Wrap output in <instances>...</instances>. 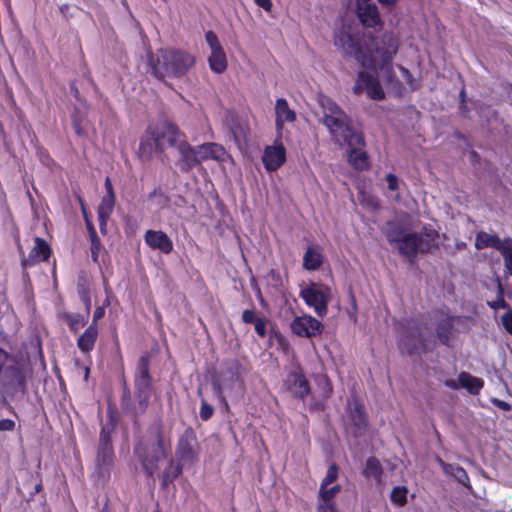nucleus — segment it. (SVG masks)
I'll use <instances>...</instances> for the list:
<instances>
[{
  "label": "nucleus",
  "instance_id": "nucleus-1",
  "mask_svg": "<svg viewBox=\"0 0 512 512\" xmlns=\"http://www.w3.org/2000/svg\"><path fill=\"white\" fill-rule=\"evenodd\" d=\"M385 236L390 244H396L401 256L413 262L419 253L428 254L439 248V233L430 226H423L420 233L407 232L394 221L386 223Z\"/></svg>",
  "mask_w": 512,
  "mask_h": 512
},
{
  "label": "nucleus",
  "instance_id": "nucleus-2",
  "mask_svg": "<svg viewBox=\"0 0 512 512\" xmlns=\"http://www.w3.org/2000/svg\"><path fill=\"white\" fill-rule=\"evenodd\" d=\"M334 45L350 56H353L364 68L376 71L377 69L385 70L388 75L393 74L392 60L397 53V45L393 39L389 38V45L386 48L377 47L376 50L381 55V63L373 58L372 55L366 53L360 43L357 35L352 34L345 27L334 32Z\"/></svg>",
  "mask_w": 512,
  "mask_h": 512
},
{
  "label": "nucleus",
  "instance_id": "nucleus-3",
  "mask_svg": "<svg viewBox=\"0 0 512 512\" xmlns=\"http://www.w3.org/2000/svg\"><path fill=\"white\" fill-rule=\"evenodd\" d=\"M323 124L329 130L335 142L346 145L363 143V134L350 125V119L343 109L331 98L321 100Z\"/></svg>",
  "mask_w": 512,
  "mask_h": 512
},
{
  "label": "nucleus",
  "instance_id": "nucleus-4",
  "mask_svg": "<svg viewBox=\"0 0 512 512\" xmlns=\"http://www.w3.org/2000/svg\"><path fill=\"white\" fill-rule=\"evenodd\" d=\"M148 63L156 78H178L189 71L195 63V58L183 50L161 49L156 55L148 54Z\"/></svg>",
  "mask_w": 512,
  "mask_h": 512
},
{
  "label": "nucleus",
  "instance_id": "nucleus-5",
  "mask_svg": "<svg viewBox=\"0 0 512 512\" xmlns=\"http://www.w3.org/2000/svg\"><path fill=\"white\" fill-rule=\"evenodd\" d=\"M151 358L152 355L149 352H145L139 358L134 373L135 396L142 411L148 407L154 392L153 379L150 375Z\"/></svg>",
  "mask_w": 512,
  "mask_h": 512
},
{
  "label": "nucleus",
  "instance_id": "nucleus-6",
  "mask_svg": "<svg viewBox=\"0 0 512 512\" xmlns=\"http://www.w3.org/2000/svg\"><path fill=\"white\" fill-rule=\"evenodd\" d=\"M200 446L196 437V433L191 426H188L180 435L176 456L182 464L192 465L198 461Z\"/></svg>",
  "mask_w": 512,
  "mask_h": 512
},
{
  "label": "nucleus",
  "instance_id": "nucleus-7",
  "mask_svg": "<svg viewBox=\"0 0 512 512\" xmlns=\"http://www.w3.org/2000/svg\"><path fill=\"white\" fill-rule=\"evenodd\" d=\"M152 138L156 149L161 152L164 151L166 145L177 147L180 142L186 141L185 135L171 122L162 123L157 131L152 134Z\"/></svg>",
  "mask_w": 512,
  "mask_h": 512
},
{
  "label": "nucleus",
  "instance_id": "nucleus-8",
  "mask_svg": "<svg viewBox=\"0 0 512 512\" xmlns=\"http://www.w3.org/2000/svg\"><path fill=\"white\" fill-rule=\"evenodd\" d=\"M300 296L309 307L314 309L319 317H323L327 314V305L330 296L329 287L326 286L323 289H318L313 286L307 287L301 290Z\"/></svg>",
  "mask_w": 512,
  "mask_h": 512
},
{
  "label": "nucleus",
  "instance_id": "nucleus-9",
  "mask_svg": "<svg viewBox=\"0 0 512 512\" xmlns=\"http://www.w3.org/2000/svg\"><path fill=\"white\" fill-rule=\"evenodd\" d=\"M363 90H366L368 97L372 100L380 101L385 98V92L380 85L377 76L366 71H359L353 87V92L355 94H360Z\"/></svg>",
  "mask_w": 512,
  "mask_h": 512
},
{
  "label": "nucleus",
  "instance_id": "nucleus-10",
  "mask_svg": "<svg viewBox=\"0 0 512 512\" xmlns=\"http://www.w3.org/2000/svg\"><path fill=\"white\" fill-rule=\"evenodd\" d=\"M356 16L366 28L382 27L383 21L377 5L372 0H356Z\"/></svg>",
  "mask_w": 512,
  "mask_h": 512
},
{
  "label": "nucleus",
  "instance_id": "nucleus-11",
  "mask_svg": "<svg viewBox=\"0 0 512 512\" xmlns=\"http://www.w3.org/2000/svg\"><path fill=\"white\" fill-rule=\"evenodd\" d=\"M290 328L292 333L299 337L312 338L322 334L324 325L311 315H303L296 316Z\"/></svg>",
  "mask_w": 512,
  "mask_h": 512
},
{
  "label": "nucleus",
  "instance_id": "nucleus-12",
  "mask_svg": "<svg viewBox=\"0 0 512 512\" xmlns=\"http://www.w3.org/2000/svg\"><path fill=\"white\" fill-rule=\"evenodd\" d=\"M110 424L102 428L100 434V446L97 451L96 464L100 471L105 470L113 460V449L110 444L109 434L114 429L113 415L110 414Z\"/></svg>",
  "mask_w": 512,
  "mask_h": 512
},
{
  "label": "nucleus",
  "instance_id": "nucleus-13",
  "mask_svg": "<svg viewBox=\"0 0 512 512\" xmlns=\"http://www.w3.org/2000/svg\"><path fill=\"white\" fill-rule=\"evenodd\" d=\"M179 157L176 166L182 173H189L194 167L201 164L197 147L191 146L187 141H182L177 146Z\"/></svg>",
  "mask_w": 512,
  "mask_h": 512
},
{
  "label": "nucleus",
  "instance_id": "nucleus-14",
  "mask_svg": "<svg viewBox=\"0 0 512 512\" xmlns=\"http://www.w3.org/2000/svg\"><path fill=\"white\" fill-rule=\"evenodd\" d=\"M458 316L450 315L442 312V316L438 318L435 326L436 336L439 342L447 347H452V341L455 336V321Z\"/></svg>",
  "mask_w": 512,
  "mask_h": 512
},
{
  "label": "nucleus",
  "instance_id": "nucleus-15",
  "mask_svg": "<svg viewBox=\"0 0 512 512\" xmlns=\"http://www.w3.org/2000/svg\"><path fill=\"white\" fill-rule=\"evenodd\" d=\"M287 389L298 399L304 401L311 392L310 383L301 368L289 372L286 380Z\"/></svg>",
  "mask_w": 512,
  "mask_h": 512
},
{
  "label": "nucleus",
  "instance_id": "nucleus-16",
  "mask_svg": "<svg viewBox=\"0 0 512 512\" xmlns=\"http://www.w3.org/2000/svg\"><path fill=\"white\" fill-rule=\"evenodd\" d=\"M264 168L274 172L286 162V149L282 143L266 146L262 155Z\"/></svg>",
  "mask_w": 512,
  "mask_h": 512
},
{
  "label": "nucleus",
  "instance_id": "nucleus-17",
  "mask_svg": "<svg viewBox=\"0 0 512 512\" xmlns=\"http://www.w3.org/2000/svg\"><path fill=\"white\" fill-rule=\"evenodd\" d=\"M341 491V485L335 484L331 487L329 485H320L318 491L317 512H338L335 496Z\"/></svg>",
  "mask_w": 512,
  "mask_h": 512
},
{
  "label": "nucleus",
  "instance_id": "nucleus-18",
  "mask_svg": "<svg viewBox=\"0 0 512 512\" xmlns=\"http://www.w3.org/2000/svg\"><path fill=\"white\" fill-rule=\"evenodd\" d=\"M443 384L453 390H458L460 387H463L471 394H478L484 383L482 379L463 371L458 375V381L454 379H447Z\"/></svg>",
  "mask_w": 512,
  "mask_h": 512
},
{
  "label": "nucleus",
  "instance_id": "nucleus-19",
  "mask_svg": "<svg viewBox=\"0 0 512 512\" xmlns=\"http://www.w3.org/2000/svg\"><path fill=\"white\" fill-rule=\"evenodd\" d=\"M144 241L151 249L159 250L164 254H169L173 250L172 240L161 230H147L144 234Z\"/></svg>",
  "mask_w": 512,
  "mask_h": 512
},
{
  "label": "nucleus",
  "instance_id": "nucleus-20",
  "mask_svg": "<svg viewBox=\"0 0 512 512\" xmlns=\"http://www.w3.org/2000/svg\"><path fill=\"white\" fill-rule=\"evenodd\" d=\"M349 418L352 422L353 435L355 437L364 435L368 428V417L362 403L358 401L354 403V407L349 412Z\"/></svg>",
  "mask_w": 512,
  "mask_h": 512
},
{
  "label": "nucleus",
  "instance_id": "nucleus-21",
  "mask_svg": "<svg viewBox=\"0 0 512 512\" xmlns=\"http://www.w3.org/2000/svg\"><path fill=\"white\" fill-rule=\"evenodd\" d=\"M348 150V163L357 171L368 170L370 167L369 156L362 148L365 146L363 143L355 145H347Z\"/></svg>",
  "mask_w": 512,
  "mask_h": 512
},
{
  "label": "nucleus",
  "instance_id": "nucleus-22",
  "mask_svg": "<svg viewBox=\"0 0 512 512\" xmlns=\"http://www.w3.org/2000/svg\"><path fill=\"white\" fill-rule=\"evenodd\" d=\"M51 249L48 243L40 237L35 238V246L32 248L29 256L23 257L21 264L23 267L35 264L39 261H45L50 257Z\"/></svg>",
  "mask_w": 512,
  "mask_h": 512
},
{
  "label": "nucleus",
  "instance_id": "nucleus-23",
  "mask_svg": "<svg viewBox=\"0 0 512 512\" xmlns=\"http://www.w3.org/2000/svg\"><path fill=\"white\" fill-rule=\"evenodd\" d=\"M3 381L4 385L13 392H23L25 389V376L17 367H8L5 370Z\"/></svg>",
  "mask_w": 512,
  "mask_h": 512
},
{
  "label": "nucleus",
  "instance_id": "nucleus-24",
  "mask_svg": "<svg viewBox=\"0 0 512 512\" xmlns=\"http://www.w3.org/2000/svg\"><path fill=\"white\" fill-rule=\"evenodd\" d=\"M276 127L282 129L284 122H294L296 113L290 109L288 102L284 98H278L275 103Z\"/></svg>",
  "mask_w": 512,
  "mask_h": 512
},
{
  "label": "nucleus",
  "instance_id": "nucleus-25",
  "mask_svg": "<svg viewBox=\"0 0 512 512\" xmlns=\"http://www.w3.org/2000/svg\"><path fill=\"white\" fill-rule=\"evenodd\" d=\"M323 264L322 249L318 245L307 247L303 256V268L308 271L318 270Z\"/></svg>",
  "mask_w": 512,
  "mask_h": 512
},
{
  "label": "nucleus",
  "instance_id": "nucleus-26",
  "mask_svg": "<svg viewBox=\"0 0 512 512\" xmlns=\"http://www.w3.org/2000/svg\"><path fill=\"white\" fill-rule=\"evenodd\" d=\"M437 462L439 466L442 468V471L457 480L460 484L464 486H469V476L466 470L458 464H450L445 462L443 459L438 458Z\"/></svg>",
  "mask_w": 512,
  "mask_h": 512
},
{
  "label": "nucleus",
  "instance_id": "nucleus-27",
  "mask_svg": "<svg viewBox=\"0 0 512 512\" xmlns=\"http://www.w3.org/2000/svg\"><path fill=\"white\" fill-rule=\"evenodd\" d=\"M242 321L245 324H254L256 334L264 338L267 334V319L259 317L254 309H246L242 312Z\"/></svg>",
  "mask_w": 512,
  "mask_h": 512
},
{
  "label": "nucleus",
  "instance_id": "nucleus-28",
  "mask_svg": "<svg viewBox=\"0 0 512 512\" xmlns=\"http://www.w3.org/2000/svg\"><path fill=\"white\" fill-rule=\"evenodd\" d=\"M197 150L201 162L209 159L221 160L225 154L224 147L214 142L198 145Z\"/></svg>",
  "mask_w": 512,
  "mask_h": 512
},
{
  "label": "nucleus",
  "instance_id": "nucleus-29",
  "mask_svg": "<svg viewBox=\"0 0 512 512\" xmlns=\"http://www.w3.org/2000/svg\"><path fill=\"white\" fill-rule=\"evenodd\" d=\"M362 474L366 479H374L377 484H381L384 470L380 461L371 456L366 460Z\"/></svg>",
  "mask_w": 512,
  "mask_h": 512
},
{
  "label": "nucleus",
  "instance_id": "nucleus-30",
  "mask_svg": "<svg viewBox=\"0 0 512 512\" xmlns=\"http://www.w3.org/2000/svg\"><path fill=\"white\" fill-rule=\"evenodd\" d=\"M401 345L410 356L425 354L428 351L423 338L415 340L410 334L402 337Z\"/></svg>",
  "mask_w": 512,
  "mask_h": 512
},
{
  "label": "nucleus",
  "instance_id": "nucleus-31",
  "mask_svg": "<svg viewBox=\"0 0 512 512\" xmlns=\"http://www.w3.org/2000/svg\"><path fill=\"white\" fill-rule=\"evenodd\" d=\"M98 331L97 327L94 324H91L89 327L85 329V331L79 336L77 340V345L82 352L90 351L97 339Z\"/></svg>",
  "mask_w": 512,
  "mask_h": 512
},
{
  "label": "nucleus",
  "instance_id": "nucleus-32",
  "mask_svg": "<svg viewBox=\"0 0 512 512\" xmlns=\"http://www.w3.org/2000/svg\"><path fill=\"white\" fill-rule=\"evenodd\" d=\"M501 240L497 235L488 234L486 232H478L475 239V247L482 249L485 247H493L502 250Z\"/></svg>",
  "mask_w": 512,
  "mask_h": 512
},
{
  "label": "nucleus",
  "instance_id": "nucleus-33",
  "mask_svg": "<svg viewBox=\"0 0 512 512\" xmlns=\"http://www.w3.org/2000/svg\"><path fill=\"white\" fill-rule=\"evenodd\" d=\"M208 63L213 72L217 74L225 72L227 69V58L224 50L212 51L208 57Z\"/></svg>",
  "mask_w": 512,
  "mask_h": 512
},
{
  "label": "nucleus",
  "instance_id": "nucleus-34",
  "mask_svg": "<svg viewBox=\"0 0 512 512\" xmlns=\"http://www.w3.org/2000/svg\"><path fill=\"white\" fill-rule=\"evenodd\" d=\"M185 464H182L178 461V463H175L173 460H171L168 464V466L165 468L162 474V486H168L170 483H173V481L178 478L179 475L182 473L183 466Z\"/></svg>",
  "mask_w": 512,
  "mask_h": 512
},
{
  "label": "nucleus",
  "instance_id": "nucleus-35",
  "mask_svg": "<svg viewBox=\"0 0 512 512\" xmlns=\"http://www.w3.org/2000/svg\"><path fill=\"white\" fill-rule=\"evenodd\" d=\"M113 206H114V196L105 195L102 198V201L98 206V216H99L101 226L106 223V219L111 214Z\"/></svg>",
  "mask_w": 512,
  "mask_h": 512
},
{
  "label": "nucleus",
  "instance_id": "nucleus-36",
  "mask_svg": "<svg viewBox=\"0 0 512 512\" xmlns=\"http://www.w3.org/2000/svg\"><path fill=\"white\" fill-rule=\"evenodd\" d=\"M407 494L406 486H395L391 490L390 501L396 506L403 507L407 504Z\"/></svg>",
  "mask_w": 512,
  "mask_h": 512
},
{
  "label": "nucleus",
  "instance_id": "nucleus-37",
  "mask_svg": "<svg viewBox=\"0 0 512 512\" xmlns=\"http://www.w3.org/2000/svg\"><path fill=\"white\" fill-rule=\"evenodd\" d=\"M316 384L321 389L323 398H329L332 395L333 386L327 375H319L316 378Z\"/></svg>",
  "mask_w": 512,
  "mask_h": 512
},
{
  "label": "nucleus",
  "instance_id": "nucleus-38",
  "mask_svg": "<svg viewBox=\"0 0 512 512\" xmlns=\"http://www.w3.org/2000/svg\"><path fill=\"white\" fill-rule=\"evenodd\" d=\"M63 319L74 332H77L85 324L84 318L79 314L65 313Z\"/></svg>",
  "mask_w": 512,
  "mask_h": 512
},
{
  "label": "nucleus",
  "instance_id": "nucleus-39",
  "mask_svg": "<svg viewBox=\"0 0 512 512\" xmlns=\"http://www.w3.org/2000/svg\"><path fill=\"white\" fill-rule=\"evenodd\" d=\"M501 254L504 259L506 273L512 276V240L502 247Z\"/></svg>",
  "mask_w": 512,
  "mask_h": 512
},
{
  "label": "nucleus",
  "instance_id": "nucleus-40",
  "mask_svg": "<svg viewBox=\"0 0 512 512\" xmlns=\"http://www.w3.org/2000/svg\"><path fill=\"white\" fill-rule=\"evenodd\" d=\"M157 448L155 449V460L158 461L160 457L166 456V449L164 447L163 435L161 425H157L156 428Z\"/></svg>",
  "mask_w": 512,
  "mask_h": 512
},
{
  "label": "nucleus",
  "instance_id": "nucleus-41",
  "mask_svg": "<svg viewBox=\"0 0 512 512\" xmlns=\"http://www.w3.org/2000/svg\"><path fill=\"white\" fill-rule=\"evenodd\" d=\"M339 467L336 463H332L327 470L325 477L322 479L320 485H330L338 479Z\"/></svg>",
  "mask_w": 512,
  "mask_h": 512
},
{
  "label": "nucleus",
  "instance_id": "nucleus-42",
  "mask_svg": "<svg viewBox=\"0 0 512 512\" xmlns=\"http://www.w3.org/2000/svg\"><path fill=\"white\" fill-rule=\"evenodd\" d=\"M205 40L209 45L211 52L223 49L219 42L218 36L213 31L209 30L205 33Z\"/></svg>",
  "mask_w": 512,
  "mask_h": 512
},
{
  "label": "nucleus",
  "instance_id": "nucleus-43",
  "mask_svg": "<svg viewBox=\"0 0 512 512\" xmlns=\"http://www.w3.org/2000/svg\"><path fill=\"white\" fill-rule=\"evenodd\" d=\"M214 414V408L208 404L205 400H202L199 415L203 421L209 420Z\"/></svg>",
  "mask_w": 512,
  "mask_h": 512
},
{
  "label": "nucleus",
  "instance_id": "nucleus-44",
  "mask_svg": "<svg viewBox=\"0 0 512 512\" xmlns=\"http://www.w3.org/2000/svg\"><path fill=\"white\" fill-rule=\"evenodd\" d=\"M78 293L80 295L81 300L85 304L86 310L89 311L91 308V301L88 287H86L84 284H79Z\"/></svg>",
  "mask_w": 512,
  "mask_h": 512
},
{
  "label": "nucleus",
  "instance_id": "nucleus-45",
  "mask_svg": "<svg viewBox=\"0 0 512 512\" xmlns=\"http://www.w3.org/2000/svg\"><path fill=\"white\" fill-rule=\"evenodd\" d=\"M154 197H159V204L162 206H165L169 203L170 199L169 197L163 193L160 187L155 188L150 194L149 198L152 199Z\"/></svg>",
  "mask_w": 512,
  "mask_h": 512
},
{
  "label": "nucleus",
  "instance_id": "nucleus-46",
  "mask_svg": "<svg viewBox=\"0 0 512 512\" xmlns=\"http://www.w3.org/2000/svg\"><path fill=\"white\" fill-rule=\"evenodd\" d=\"M248 133H249L248 127L240 126L233 130V135L237 142H241V141L246 142Z\"/></svg>",
  "mask_w": 512,
  "mask_h": 512
},
{
  "label": "nucleus",
  "instance_id": "nucleus-47",
  "mask_svg": "<svg viewBox=\"0 0 512 512\" xmlns=\"http://www.w3.org/2000/svg\"><path fill=\"white\" fill-rule=\"evenodd\" d=\"M503 287L501 283H498V297L497 300L493 302V304H490L492 308L498 309V308H505L506 302L503 298Z\"/></svg>",
  "mask_w": 512,
  "mask_h": 512
},
{
  "label": "nucleus",
  "instance_id": "nucleus-48",
  "mask_svg": "<svg viewBox=\"0 0 512 512\" xmlns=\"http://www.w3.org/2000/svg\"><path fill=\"white\" fill-rule=\"evenodd\" d=\"M387 187L391 191H396L399 188L398 177L395 174L389 173L386 175Z\"/></svg>",
  "mask_w": 512,
  "mask_h": 512
},
{
  "label": "nucleus",
  "instance_id": "nucleus-49",
  "mask_svg": "<svg viewBox=\"0 0 512 512\" xmlns=\"http://www.w3.org/2000/svg\"><path fill=\"white\" fill-rule=\"evenodd\" d=\"M501 320L505 330L512 335V312L504 313Z\"/></svg>",
  "mask_w": 512,
  "mask_h": 512
},
{
  "label": "nucleus",
  "instance_id": "nucleus-50",
  "mask_svg": "<svg viewBox=\"0 0 512 512\" xmlns=\"http://www.w3.org/2000/svg\"><path fill=\"white\" fill-rule=\"evenodd\" d=\"M15 423L10 419L0 420V431H11L14 429Z\"/></svg>",
  "mask_w": 512,
  "mask_h": 512
},
{
  "label": "nucleus",
  "instance_id": "nucleus-51",
  "mask_svg": "<svg viewBox=\"0 0 512 512\" xmlns=\"http://www.w3.org/2000/svg\"><path fill=\"white\" fill-rule=\"evenodd\" d=\"M255 4L266 12H271L273 3L271 0H254Z\"/></svg>",
  "mask_w": 512,
  "mask_h": 512
},
{
  "label": "nucleus",
  "instance_id": "nucleus-52",
  "mask_svg": "<svg viewBox=\"0 0 512 512\" xmlns=\"http://www.w3.org/2000/svg\"><path fill=\"white\" fill-rule=\"evenodd\" d=\"M73 127L78 136H83L85 134L84 129L82 128L81 121L78 118H73Z\"/></svg>",
  "mask_w": 512,
  "mask_h": 512
},
{
  "label": "nucleus",
  "instance_id": "nucleus-53",
  "mask_svg": "<svg viewBox=\"0 0 512 512\" xmlns=\"http://www.w3.org/2000/svg\"><path fill=\"white\" fill-rule=\"evenodd\" d=\"M401 72H402V76L405 78L407 83L411 85L412 80H413L411 72L405 67H401Z\"/></svg>",
  "mask_w": 512,
  "mask_h": 512
},
{
  "label": "nucleus",
  "instance_id": "nucleus-54",
  "mask_svg": "<svg viewBox=\"0 0 512 512\" xmlns=\"http://www.w3.org/2000/svg\"><path fill=\"white\" fill-rule=\"evenodd\" d=\"M105 188L107 191V195L114 196L112 183H111V180L109 177H106V179H105Z\"/></svg>",
  "mask_w": 512,
  "mask_h": 512
},
{
  "label": "nucleus",
  "instance_id": "nucleus-55",
  "mask_svg": "<svg viewBox=\"0 0 512 512\" xmlns=\"http://www.w3.org/2000/svg\"><path fill=\"white\" fill-rule=\"evenodd\" d=\"M104 315V308L103 307H97L95 312H94V316H93V321H97L98 319H100L101 317H103Z\"/></svg>",
  "mask_w": 512,
  "mask_h": 512
},
{
  "label": "nucleus",
  "instance_id": "nucleus-56",
  "mask_svg": "<svg viewBox=\"0 0 512 512\" xmlns=\"http://www.w3.org/2000/svg\"><path fill=\"white\" fill-rule=\"evenodd\" d=\"M89 234H90L92 246L94 247L95 243L98 242L95 229L91 228V232H89Z\"/></svg>",
  "mask_w": 512,
  "mask_h": 512
},
{
  "label": "nucleus",
  "instance_id": "nucleus-57",
  "mask_svg": "<svg viewBox=\"0 0 512 512\" xmlns=\"http://www.w3.org/2000/svg\"><path fill=\"white\" fill-rule=\"evenodd\" d=\"M497 406L505 411H509L511 408L510 405L504 401H498Z\"/></svg>",
  "mask_w": 512,
  "mask_h": 512
},
{
  "label": "nucleus",
  "instance_id": "nucleus-58",
  "mask_svg": "<svg viewBox=\"0 0 512 512\" xmlns=\"http://www.w3.org/2000/svg\"><path fill=\"white\" fill-rule=\"evenodd\" d=\"M379 3L387 6H394L398 0H377Z\"/></svg>",
  "mask_w": 512,
  "mask_h": 512
},
{
  "label": "nucleus",
  "instance_id": "nucleus-59",
  "mask_svg": "<svg viewBox=\"0 0 512 512\" xmlns=\"http://www.w3.org/2000/svg\"><path fill=\"white\" fill-rule=\"evenodd\" d=\"M70 89L73 95L77 98L79 94L78 89L73 84L71 85Z\"/></svg>",
  "mask_w": 512,
  "mask_h": 512
},
{
  "label": "nucleus",
  "instance_id": "nucleus-60",
  "mask_svg": "<svg viewBox=\"0 0 512 512\" xmlns=\"http://www.w3.org/2000/svg\"><path fill=\"white\" fill-rule=\"evenodd\" d=\"M465 97H466L465 90L462 89L461 92H460V98H461V103L462 104H465Z\"/></svg>",
  "mask_w": 512,
  "mask_h": 512
},
{
  "label": "nucleus",
  "instance_id": "nucleus-61",
  "mask_svg": "<svg viewBox=\"0 0 512 512\" xmlns=\"http://www.w3.org/2000/svg\"><path fill=\"white\" fill-rule=\"evenodd\" d=\"M86 224H87L88 231L91 232V228H94V227L87 219H86Z\"/></svg>",
  "mask_w": 512,
  "mask_h": 512
},
{
  "label": "nucleus",
  "instance_id": "nucleus-62",
  "mask_svg": "<svg viewBox=\"0 0 512 512\" xmlns=\"http://www.w3.org/2000/svg\"><path fill=\"white\" fill-rule=\"evenodd\" d=\"M88 374H89V368H85V378H87Z\"/></svg>",
  "mask_w": 512,
  "mask_h": 512
},
{
  "label": "nucleus",
  "instance_id": "nucleus-63",
  "mask_svg": "<svg viewBox=\"0 0 512 512\" xmlns=\"http://www.w3.org/2000/svg\"><path fill=\"white\" fill-rule=\"evenodd\" d=\"M153 512H161V511H160L159 509H156V510H155V511H153Z\"/></svg>",
  "mask_w": 512,
  "mask_h": 512
}]
</instances>
